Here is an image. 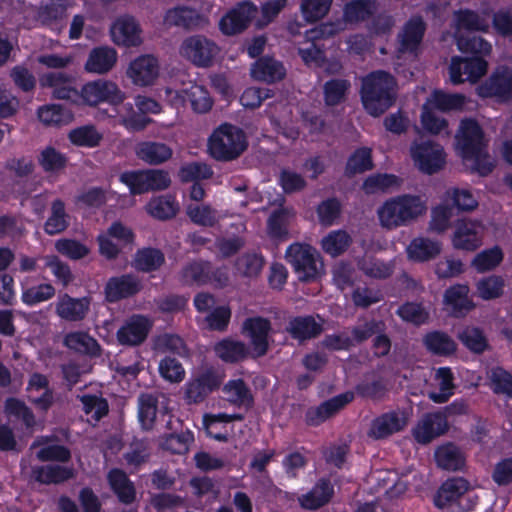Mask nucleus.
Masks as SVG:
<instances>
[{
  "mask_svg": "<svg viewBox=\"0 0 512 512\" xmlns=\"http://www.w3.org/2000/svg\"><path fill=\"white\" fill-rule=\"evenodd\" d=\"M360 98L369 115L381 116L397 99V82L394 76L384 70L370 72L362 79Z\"/></svg>",
  "mask_w": 512,
  "mask_h": 512,
  "instance_id": "obj_1",
  "label": "nucleus"
},
{
  "mask_svg": "<svg viewBox=\"0 0 512 512\" xmlns=\"http://www.w3.org/2000/svg\"><path fill=\"white\" fill-rule=\"evenodd\" d=\"M426 210V203L419 195L402 194L386 200L378 210V217L383 227L393 229L408 225Z\"/></svg>",
  "mask_w": 512,
  "mask_h": 512,
  "instance_id": "obj_2",
  "label": "nucleus"
},
{
  "mask_svg": "<svg viewBox=\"0 0 512 512\" xmlns=\"http://www.w3.org/2000/svg\"><path fill=\"white\" fill-rule=\"evenodd\" d=\"M247 148L244 132L229 123L214 130L209 137L208 150L212 158L218 161H231L238 158Z\"/></svg>",
  "mask_w": 512,
  "mask_h": 512,
  "instance_id": "obj_3",
  "label": "nucleus"
},
{
  "mask_svg": "<svg viewBox=\"0 0 512 512\" xmlns=\"http://www.w3.org/2000/svg\"><path fill=\"white\" fill-rule=\"evenodd\" d=\"M285 258L300 282H314L323 274L324 265L321 255L310 244L296 242L289 245Z\"/></svg>",
  "mask_w": 512,
  "mask_h": 512,
  "instance_id": "obj_4",
  "label": "nucleus"
},
{
  "mask_svg": "<svg viewBox=\"0 0 512 512\" xmlns=\"http://www.w3.org/2000/svg\"><path fill=\"white\" fill-rule=\"evenodd\" d=\"M179 279L186 286H204L213 284L224 287L229 281L226 271L214 267L210 261L195 260L187 263L180 271Z\"/></svg>",
  "mask_w": 512,
  "mask_h": 512,
  "instance_id": "obj_5",
  "label": "nucleus"
},
{
  "mask_svg": "<svg viewBox=\"0 0 512 512\" xmlns=\"http://www.w3.org/2000/svg\"><path fill=\"white\" fill-rule=\"evenodd\" d=\"M271 321L263 316L247 317L241 327V333L249 339L251 358L257 359L265 356L270 348Z\"/></svg>",
  "mask_w": 512,
  "mask_h": 512,
  "instance_id": "obj_6",
  "label": "nucleus"
},
{
  "mask_svg": "<svg viewBox=\"0 0 512 512\" xmlns=\"http://www.w3.org/2000/svg\"><path fill=\"white\" fill-rule=\"evenodd\" d=\"M223 382V376L213 367L190 378L184 385V399L188 404H200L211 393L218 390Z\"/></svg>",
  "mask_w": 512,
  "mask_h": 512,
  "instance_id": "obj_7",
  "label": "nucleus"
},
{
  "mask_svg": "<svg viewBox=\"0 0 512 512\" xmlns=\"http://www.w3.org/2000/svg\"><path fill=\"white\" fill-rule=\"evenodd\" d=\"M484 235L485 226L480 220L462 218L454 223L451 243L457 250L473 252L483 244Z\"/></svg>",
  "mask_w": 512,
  "mask_h": 512,
  "instance_id": "obj_8",
  "label": "nucleus"
},
{
  "mask_svg": "<svg viewBox=\"0 0 512 512\" xmlns=\"http://www.w3.org/2000/svg\"><path fill=\"white\" fill-rule=\"evenodd\" d=\"M455 141L462 158L475 155L482 148H488V141L485 138L484 130L474 118L461 120Z\"/></svg>",
  "mask_w": 512,
  "mask_h": 512,
  "instance_id": "obj_9",
  "label": "nucleus"
},
{
  "mask_svg": "<svg viewBox=\"0 0 512 512\" xmlns=\"http://www.w3.org/2000/svg\"><path fill=\"white\" fill-rule=\"evenodd\" d=\"M181 53L197 67L207 68L213 64L219 47L203 35H193L183 41Z\"/></svg>",
  "mask_w": 512,
  "mask_h": 512,
  "instance_id": "obj_10",
  "label": "nucleus"
},
{
  "mask_svg": "<svg viewBox=\"0 0 512 512\" xmlns=\"http://www.w3.org/2000/svg\"><path fill=\"white\" fill-rule=\"evenodd\" d=\"M487 61L479 56L462 58L454 56L449 65L450 81L459 85L465 81L476 83L487 72Z\"/></svg>",
  "mask_w": 512,
  "mask_h": 512,
  "instance_id": "obj_11",
  "label": "nucleus"
},
{
  "mask_svg": "<svg viewBox=\"0 0 512 512\" xmlns=\"http://www.w3.org/2000/svg\"><path fill=\"white\" fill-rule=\"evenodd\" d=\"M353 400V391H346L323 401L318 406L309 407L306 410L304 417L306 425L309 427L320 426L326 420L336 415Z\"/></svg>",
  "mask_w": 512,
  "mask_h": 512,
  "instance_id": "obj_12",
  "label": "nucleus"
},
{
  "mask_svg": "<svg viewBox=\"0 0 512 512\" xmlns=\"http://www.w3.org/2000/svg\"><path fill=\"white\" fill-rule=\"evenodd\" d=\"M411 155L420 171L432 175L445 164L444 149L432 141H424L411 148Z\"/></svg>",
  "mask_w": 512,
  "mask_h": 512,
  "instance_id": "obj_13",
  "label": "nucleus"
},
{
  "mask_svg": "<svg viewBox=\"0 0 512 512\" xmlns=\"http://www.w3.org/2000/svg\"><path fill=\"white\" fill-rule=\"evenodd\" d=\"M83 101L89 106H96L101 102L117 105L123 102L124 94L118 86L106 80H97L86 83L81 90Z\"/></svg>",
  "mask_w": 512,
  "mask_h": 512,
  "instance_id": "obj_14",
  "label": "nucleus"
},
{
  "mask_svg": "<svg viewBox=\"0 0 512 512\" xmlns=\"http://www.w3.org/2000/svg\"><path fill=\"white\" fill-rule=\"evenodd\" d=\"M257 7L250 1H243L230 10L220 20V30L225 35H235L244 31L255 18Z\"/></svg>",
  "mask_w": 512,
  "mask_h": 512,
  "instance_id": "obj_15",
  "label": "nucleus"
},
{
  "mask_svg": "<svg viewBox=\"0 0 512 512\" xmlns=\"http://www.w3.org/2000/svg\"><path fill=\"white\" fill-rule=\"evenodd\" d=\"M142 284L134 274H122L109 278L104 287L105 300L109 303H116L123 299L138 294Z\"/></svg>",
  "mask_w": 512,
  "mask_h": 512,
  "instance_id": "obj_16",
  "label": "nucleus"
},
{
  "mask_svg": "<svg viewBox=\"0 0 512 512\" xmlns=\"http://www.w3.org/2000/svg\"><path fill=\"white\" fill-rule=\"evenodd\" d=\"M250 75L255 81L271 85L284 80L287 70L282 61L277 60L273 56L264 55L252 63Z\"/></svg>",
  "mask_w": 512,
  "mask_h": 512,
  "instance_id": "obj_17",
  "label": "nucleus"
},
{
  "mask_svg": "<svg viewBox=\"0 0 512 512\" xmlns=\"http://www.w3.org/2000/svg\"><path fill=\"white\" fill-rule=\"evenodd\" d=\"M151 327L146 316L133 315L118 329L117 341L123 346H138L147 339Z\"/></svg>",
  "mask_w": 512,
  "mask_h": 512,
  "instance_id": "obj_18",
  "label": "nucleus"
},
{
  "mask_svg": "<svg viewBox=\"0 0 512 512\" xmlns=\"http://www.w3.org/2000/svg\"><path fill=\"white\" fill-rule=\"evenodd\" d=\"M479 95L482 97H496L502 101L512 99V69L502 67L495 71L479 87Z\"/></svg>",
  "mask_w": 512,
  "mask_h": 512,
  "instance_id": "obj_19",
  "label": "nucleus"
},
{
  "mask_svg": "<svg viewBox=\"0 0 512 512\" xmlns=\"http://www.w3.org/2000/svg\"><path fill=\"white\" fill-rule=\"evenodd\" d=\"M159 75V64L152 55H141L134 59L128 69L127 76L138 86H150Z\"/></svg>",
  "mask_w": 512,
  "mask_h": 512,
  "instance_id": "obj_20",
  "label": "nucleus"
},
{
  "mask_svg": "<svg viewBox=\"0 0 512 512\" xmlns=\"http://www.w3.org/2000/svg\"><path fill=\"white\" fill-rule=\"evenodd\" d=\"M334 494V486L330 478L321 477L307 493L298 497V503L305 510L315 511L327 505Z\"/></svg>",
  "mask_w": 512,
  "mask_h": 512,
  "instance_id": "obj_21",
  "label": "nucleus"
},
{
  "mask_svg": "<svg viewBox=\"0 0 512 512\" xmlns=\"http://www.w3.org/2000/svg\"><path fill=\"white\" fill-rule=\"evenodd\" d=\"M448 430V421L443 413H426L413 429V436L420 444H428Z\"/></svg>",
  "mask_w": 512,
  "mask_h": 512,
  "instance_id": "obj_22",
  "label": "nucleus"
},
{
  "mask_svg": "<svg viewBox=\"0 0 512 512\" xmlns=\"http://www.w3.org/2000/svg\"><path fill=\"white\" fill-rule=\"evenodd\" d=\"M91 305L88 296L74 298L65 293L59 297L56 303V314L63 320L78 322L86 318Z\"/></svg>",
  "mask_w": 512,
  "mask_h": 512,
  "instance_id": "obj_23",
  "label": "nucleus"
},
{
  "mask_svg": "<svg viewBox=\"0 0 512 512\" xmlns=\"http://www.w3.org/2000/svg\"><path fill=\"white\" fill-rule=\"evenodd\" d=\"M111 38L116 45L133 47L141 43L139 24L132 16L119 17L111 26Z\"/></svg>",
  "mask_w": 512,
  "mask_h": 512,
  "instance_id": "obj_24",
  "label": "nucleus"
},
{
  "mask_svg": "<svg viewBox=\"0 0 512 512\" xmlns=\"http://www.w3.org/2000/svg\"><path fill=\"white\" fill-rule=\"evenodd\" d=\"M285 331L292 339L303 343L318 337L323 331V326L312 315H300L289 319Z\"/></svg>",
  "mask_w": 512,
  "mask_h": 512,
  "instance_id": "obj_25",
  "label": "nucleus"
},
{
  "mask_svg": "<svg viewBox=\"0 0 512 512\" xmlns=\"http://www.w3.org/2000/svg\"><path fill=\"white\" fill-rule=\"evenodd\" d=\"M107 483L118 501L130 505L136 500V488L127 473L120 468H111L106 476Z\"/></svg>",
  "mask_w": 512,
  "mask_h": 512,
  "instance_id": "obj_26",
  "label": "nucleus"
},
{
  "mask_svg": "<svg viewBox=\"0 0 512 512\" xmlns=\"http://www.w3.org/2000/svg\"><path fill=\"white\" fill-rule=\"evenodd\" d=\"M213 351L223 362L237 364L251 358L250 347L240 340L226 337L216 342Z\"/></svg>",
  "mask_w": 512,
  "mask_h": 512,
  "instance_id": "obj_27",
  "label": "nucleus"
},
{
  "mask_svg": "<svg viewBox=\"0 0 512 512\" xmlns=\"http://www.w3.org/2000/svg\"><path fill=\"white\" fill-rule=\"evenodd\" d=\"M468 294L469 287L466 284H454L445 290L443 302L454 317L465 316L474 308Z\"/></svg>",
  "mask_w": 512,
  "mask_h": 512,
  "instance_id": "obj_28",
  "label": "nucleus"
},
{
  "mask_svg": "<svg viewBox=\"0 0 512 512\" xmlns=\"http://www.w3.org/2000/svg\"><path fill=\"white\" fill-rule=\"evenodd\" d=\"M442 250L438 240L428 237H415L406 247L407 258L414 263H424L435 259Z\"/></svg>",
  "mask_w": 512,
  "mask_h": 512,
  "instance_id": "obj_29",
  "label": "nucleus"
},
{
  "mask_svg": "<svg viewBox=\"0 0 512 512\" xmlns=\"http://www.w3.org/2000/svg\"><path fill=\"white\" fill-rule=\"evenodd\" d=\"M244 420V415L240 413L227 414V413H218V414H205L203 416V426L206 432V435L209 438H212L219 442H228L229 433L225 426H221V424L231 423L233 421H242Z\"/></svg>",
  "mask_w": 512,
  "mask_h": 512,
  "instance_id": "obj_30",
  "label": "nucleus"
},
{
  "mask_svg": "<svg viewBox=\"0 0 512 512\" xmlns=\"http://www.w3.org/2000/svg\"><path fill=\"white\" fill-rule=\"evenodd\" d=\"M31 476L37 483L58 485L73 479L75 477V470L73 467L48 464L33 467Z\"/></svg>",
  "mask_w": 512,
  "mask_h": 512,
  "instance_id": "obj_31",
  "label": "nucleus"
},
{
  "mask_svg": "<svg viewBox=\"0 0 512 512\" xmlns=\"http://www.w3.org/2000/svg\"><path fill=\"white\" fill-rule=\"evenodd\" d=\"M225 399L238 408L249 410L254 405V396L250 387L242 378L230 379L222 387Z\"/></svg>",
  "mask_w": 512,
  "mask_h": 512,
  "instance_id": "obj_32",
  "label": "nucleus"
},
{
  "mask_svg": "<svg viewBox=\"0 0 512 512\" xmlns=\"http://www.w3.org/2000/svg\"><path fill=\"white\" fill-rule=\"evenodd\" d=\"M469 487V482L463 477L447 479L437 491L434 497V505L438 508H444L451 502H459Z\"/></svg>",
  "mask_w": 512,
  "mask_h": 512,
  "instance_id": "obj_33",
  "label": "nucleus"
},
{
  "mask_svg": "<svg viewBox=\"0 0 512 512\" xmlns=\"http://www.w3.org/2000/svg\"><path fill=\"white\" fill-rule=\"evenodd\" d=\"M426 31V23L421 16L411 17L403 26L400 38L401 52H414L418 49Z\"/></svg>",
  "mask_w": 512,
  "mask_h": 512,
  "instance_id": "obj_34",
  "label": "nucleus"
},
{
  "mask_svg": "<svg viewBox=\"0 0 512 512\" xmlns=\"http://www.w3.org/2000/svg\"><path fill=\"white\" fill-rule=\"evenodd\" d=\"M117 61V52L108 46L94 47L86 60L85 70L90 73L105 74L109 72Z\"/></svg>",
  "mask_w": 512,
  "mask_h": 512,
  "instance_id": "obj_35",
  "label": "nucleus"
},
{
  "mask_svg": "<svg viewBox=\"0 0 512 512\" xmlns=\"http://www.w3.org/2000/svg\"><path fill=\"white\" fill-rule=\"evenodd\" d=\"M165 263V255L161 249L156 247L139 248L132 260V267L142 273L158 271Z\"/></svg>",
  "mask_w": 512,
  "mask_h": 512,
  "instance_id": "obj_36",
  "label": "nucleus"
},
{
  "mask_svg": "<svg viewBox=\"0 0 512 512\" xmlns=\"http://www.w3.org/2000/svg\"><path fill=\"white\" fill-rule=\"evenodd\" d=\"M137 157L150 165H160L168 161L173 151L170 146L162 142L143 141L136 146Z\"/></svg>",
  "mask_w": 512,
  "mask_h": 512,
  "instance_id": "obj_37",
  "label": "nucleus"
},
{
  "mask_svg": "<svg viewBox=\"0 0 512 512\" xmlns=\"http://www.w3.org/2000/svg\"><path fill=\"white\" fill-rule=\"evenodd\" d=\"M377 0H350L343 8V20L346 24H357L368 20L375 13Z\"/></svg>",
  "mask_w": 512,
  "mask_h": 512,
  "instance_id": "obj_38",
  "label": "nucleus"
},
{
  "mask_svg": "<svg viewBox=\"0 0 512 512\" xmlns=\"http://www.w3.org/2000/svg\"><path fill=\"white\" fill-rule=\"evenodd\" d=\"M457 338L471 353L481 355L490 350V344L483 329L475 326H466L457 333Z\"/></svg>",
  "mask_w": 512,
  "mask_h": 512,
  "instance_id": "obj_39",
  "label": "nucleus"
},
{
  "mask_svg": "<svg viewBox=\"0 0 512 512\" xmlns=\"http://www.w3.org/2000/svg\"><path fill=\"white\" fill-rule=\"evenodd\" d=\"M425 348L437 356H450L457 350L455 341L445 332L434 330L426 333L423 337Z\"/></svg>",
  "mask_w": 512,
  "mask_h": 512,
  "instance_id": "obj_40",
  "label": "nucleus"
},
{
  "mask_svg": "<svg viewBox=\"0 0 512 512\" xmlns=\"http://www.w3.org/2000/svg\"><path fill=\"white\" fill-rule=\"evenodd\" d=\"M199 20L200 15L195 9L177 6L166 11L163 22L168 27L191 29L198 26Z\"/></svg>",
  "mask_w": 512,
  "mask_h": 512,
  "instance_id": "obj_41",
  "label": "nucleus"
},
{
  "mask_svg": "<svg viewBox=\"0 0 512 512\" xmlns=\"http://www.w3.org/2000/svg\"><path fill=\"white\" fill-rule=\"evenodd\" d=\"M67 137L72 145L84 148L98 147L103 139V135L93 124L73 128L69 131Z\"/></svg>",
  "mask_w": 512,
  "mask_h": 512,
  "instance_id": "obj_42",
  "label": "nucleus"
},
{
  "mask_svg": "<svg viewBox=\"0 0 512 512\" xmlns=\"http://www.w3.org/2000/svg\"><path fill=\"white\" fill-rule=\"evenodd\" d=\"M69 219L64 201L55 199L51 203L50 215L44 223L45 233L52 236L64 232L69 226Z\"/></svg>",
  "mask_w": 512,
  "mask_h": 512,
  "instance_id": "obj_43",
  "label": "nucleus"
},
{
  "mask_svg": "<svg viewBox=\"0 0 512 512\" xmlns=\"http://www.w3.org/2000/svg\"><path fill=\"white\" fill-rule=\"evenodd\" d=\"M351 244L352 237L343 229L330 231L321 240L322 250L333 258L345 253Z\"/></svg>",
  "mask_w": 512,
  "mask_h": 512,
  "instance_id": "obj_44",
  "label": "nucleus"
},
{
  "mask_svg": "<svg viewBox=\"0 0 512 512\" xmlns=\"http://www.w3.org/2000/svg\"><path fill=\"white\" fill-rule=\"evenodd\" d=\"M37 116L46 126H61L73 119L72 112L61 104H46L38 108Z\"/></svg>",
  "mask_w": 512,
  "mask_h": 512,
  "instance_id": "obj_45",
  "label": "nucleus"
},
{
  "mask_svg": "<svg viewBox=\"0 0 512 512\" xmlns=\"http://www.w3.org/2000/svg\"><path fill=\"white\" fill-rule=\"evenodd\" d=\"M456 45L462 53L482 58L489 55L492 51V46L488 41L471 33L459 34L456 37Z\"/></svg>",
  "mask_w": 512,
  "mask_h": 512,
  "instance_id": "obj_46",
  "label": "nucleus"
},
{
  "mask_svg": "<svg viewBox=\"0 0 512 512\" xmlns=\"http://www.w3.org/2000/svg\"><path fill=\"white\" fill-rule=\"evenodd\" d=\"M435 461L438 467L448 471L460 470L465 464V459L459 448L452 443L442 445L436 449Z\"/></svg>",
  "mask_w": 512,
  "mask_h": 512,
  "instance_id": "obj_47",
  "label": "nucleus"
},
{
  "mask_svg": "<svg viewBox=\"0 0 512 512\" xmlns=\"http://www.w3.org/2000/svg\"><path fill=\"white\" fill-rule=\"evenodd\" d=\"M374 168L372 150L369 147L356 148L348 157L345 165V175L352 177L370 171Z\"/></svg>",
  "mask_w": 512,
  "mask_h": 512,
  "instance_id": "obj_48",
  "label": "nucleus"
},
{
  "mask_svg": "<svg viewBox=\"0 0 512 512\" xmlns=\"http://www.w3.org/2000/svg\"><path fill=\"white\" fill-rule=\"evenodd\" d=\"M179 210L175 197L167 194L152 198L147 204L148 213L159 220L173 218Z\"/></svg>",
  "mask_w": 512,
  "mask_h": 512,
  "instance_id": "obj_49",
  "label": "nucleus"
},
{
  "mask_svg": "<svg viewBox=\"0 0 512 512\" xmlns=\"http://www.w3.org/2000/svg\"><path fill=\"white\" fill-rule=\"evenodd\" d=\"M64 344L79 353L98 356L100 345L95 338L86 332H71L65 336Z\"/></svg>",
  "mask_w": 512,
  "mask_h": 512,
  "instance_id": "obj_50",
  "label": "nucleus"
},
{
  "mask_svg": "<svg viewBox=\"0 0 512 512\" xmlns=\"http://www.w3.org/2000/svg\"><path fill=\"white\" fill-rule=\"evenodd\" d=\"M194 442V434L187 429L180 433H170L160 440V447L172 454L184 455L189 451L190 445Z\"/></svg>",
  "mask_w": 512,
  "mask_h": 512,
  "instance_id": "obj_51",
  "label": "nucleus"
},
{
  "mask_svg": "<svg viewBox=\"0 0 512 512\" xmlns=\"http://www.w3.org/2000/svg\"><path fill=\"white\" fill-rule=\"evenodd\" d=\"M265 265V259L261 253L245 252L235 261L236 271L246 278H256Z\"/></svg>",
  "mask_w": 512,
  "mask_h": 512,
  "instance_id": "obj_52",
  "label": "nucleus"
},
{
  "mask_svg": "<svg viewBox=\"0 0 512 512\" xmlns=\"http://www.w3.org/2000/svg\"><path fill=\"white\" fill-rule=\"evenodd\" d=\"M351 84L349 80L332 78L323 85L324 103L326 106L334 107L345 101Z\"/></svg>",
  "mask_w": 512,
  "mask_h": 512,
  "instance_id": "obj_53",
  "label": "nucleus"
},
{
  "mask_svg": "<svg viewBox=\"0 0 512 512\" xmlns=\"http://www.w3.org/2000/svg\"><path fill=\"white\" fill-rule=\"evenodd\" d=\"M402 429L400 418L395 412L383 413L372 421L371 434L376 439L386 438Z\"/></svg>",
  "mask_w": 512,
  "mask_h": 512,
  "instance_id": "obj_54",
  "label": "nucleus"
},
{
  "mask_svg": "<svg viewBox=\"0 0 512 512\" xmlns=\"http://www.w3.org/2000/svg\"><path fill=\"white\" fill-rule=\"evenodd\" d=\"M158 409V399L152 394H141L138 398V420L144 430L154 427Z\"/></svg>",
  "mask_w": 512,
  "mask_h": 512,
  "instance_id": "obj_55",
  "label": "nucleus"
},
{
  "mask_svg": "<svg viewBox=\"0 0 512 512\" xmlns=\"http://www.w3.org/2000/svg\"><path fill=\"white\" fill-rule=\"evenodd\" d=\"M503 258L504 254L502 249L498 245H495L476 254L471 265L477 272L485 273L498 267L503 261Z\"/></svg>",
  "mask_w": 512,
  "mask_h": 512,
  "instance_id": "obj_56",
  "label": "nucleus"
},
{
  "mask_svg": "<svg viewBox=\"0 0 512 512\" xmlns=\"http://www.w3.org/2000/svg\"><path fill=\"white\" fill-rule=\"evenodd\" d=\"M455 23L459 31H465L467 33L487 31L488 29L486 20L471 9H460L456 11Z\"/></svg>",
  "mask_w": 512,
  "mask_h": 512,
  "instance_id": "obj_57",
  "label": "nucleus"
},
{
  "mask_svg": "<svg viewBox=\"0 0 512 512\" xmlns=\"http://www.w3.org/2000/svg\"><path fill=\"white\" fill-rule=\"evenodd\" d=\"M79 400L83 405V412L86 415H91L92 419L96 422L109 413V404L107 399L96 394H84L79 396Z\"/></svg>",
  "mask_w": 512,
  "mask_h": 512,
  "instance_id": "obj_58",
  "label": "nucleus"
},
{
  "mask_svg": "<svg viewBox=\"0 0 512 512\" xmlns=\"http://www.w3.org/2000/svg\"><path fill=\"white\" fill-rule=\"evenodd\" d=\"M211 167L201 162H189L182 165L178 171V178L182 183L199 182L211 178Z\"/></svg>",
  "mask_w": 512,
  "mask_h": 512,
  "instance_id": "obj_59",
  "label": "nucleus"
},
{
  "mask_svg": "<svg viewBox=\"0 0 512 512\" xmlns=\"http://www.w3.org/2000/svg\"><path fill=\"white\" fill-rule=\"evenodd\" d=\"M66 11L67 5L63 0H48L39 7L37 16L44 25L50 26L62 20Z\"/></svg>",
  "mask_w": 512,
  "mask_h": 512,
  "instance_id": "obj_60",
  "label": "nucleus"
},
{
  "mask_svg": "<svg viewBox=\"0 0 512 512\" xmlns=\"http://www.w3.org/2000/svg\"><path fill=\"white\" fill-rule=\"evenodd\" d=\"M387 385L383 378L378 377L372 381L363 380L355 386V394L364 399L373 401L382 400L387 393Z\"/></svg>",
  "mask_w": 512,
  "mask_h": 512,
  "instance_id": "obj_61",
  "label": "nucleus"
},
{
  "mask_svg": "<svg viewBox=\"0 0 512 512\" xmlns=\"http://www.w3.org/2000/svg\"><path fill=\"white\" fill-rule=\"evenodd\" d=\"M396 314L405 322L416 326L423 325L429 320V313L421 303L407 301L400 305Z\"/></svg>",
  "mask_w": 512,
  "mask_h": 512,
  "instance_id": "obj_62",
  "label": "nucleus"
},
{
  "mask_svg": "<svg viewBox=\"0 0 512 512\" xmlns=\"http://www.w3.org/2000/svg\"><path fill=\"white\" fill-rule=\"evenodd\" d=\"M55 288L50 283H41L36 286L28 287L22 290L21 301L27 306H35L53 298Z\"/></svg>",
  "mask_w": 512,
  "mask_h": 512,
  "instance_id": "obj_63",
  "label": "nucleus"
},
{
  "mask_svg": "<svg viewBox=\"0 0 512 512\" xmlns=\"http://www.w3.org/2000/svg\"><path fill=\"white\" fill-rule=\"evenodd\" d=\"M491 388L495 394L512 399V374L501 366L493 367L489 372Z\"/></svg>",
  "mask_w": 512,
  "mask_h": 512,
  "instance_id": "obj_64",
  "label": "nucleus"
}]
</instances>
